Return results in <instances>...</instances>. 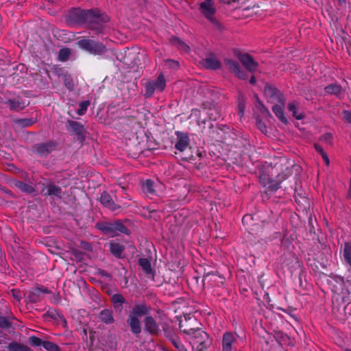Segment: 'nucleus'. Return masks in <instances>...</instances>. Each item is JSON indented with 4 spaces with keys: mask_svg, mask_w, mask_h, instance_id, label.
Segmentation results:
<instances>
[{
    "mask_svg": "<svg viewBox=\"0 0 351 351\" xmlns=\"http://www.w3.org/2000/svg\"><path fill=\"white\" fill-rule=\"evenodd\" d=\"M97 228L102 231L104 234H108L110 237H115L118 232L128 234L129 230L119 220H115L113 222H101L96 225Z\"/></svg>",
    "mask_w": 351,
    "mask_h": 351,
    "instance_id": "1",
    "label": "nucleus"
},
{
    "mask_svg": "<svg viewBox=\"0 0 351 351\" xmlns=\"http://www.w3.org/2000/svg\"><path fill=\"white\" fill-rule=\"evenodd\" d=\"M89 13L93 16L87 20V26L97 32H101L104 25L110 21L109 16L99 10H89Z\"/></svg>",
    "mask_w": 351,
    "mask_h": 351,
    "instance_id": "2",
    "label": "nucleus"
},
{
    "mask_svg": "<svg viewBox=\"0 0 351 351\" xmlns=\"http://www.w3.org/2000/svg\"><path fill=\"white\" fill-rule=\"evenodd\" d=\"M180 329L184 333L191 335L193 338V343L197 345V348L204 349L206 347L207 341L208 339L206 332L199 328H183L182 324H180Z\"/></svg>",
    "mask_w": 351,
    "mask_h": 351,
    "instance_id": "3",
    "label": "nucleus"
},
{
    "mask_svg": "<svg viewBox=\"0 0 351 351\" xmlns=\"http://www.w3.org/2000/svg\"><path fill=\"white\" fill-rule=\"evenodd\" d=\"M166 87V80L163 73H160L156 80H149L145 84V96L152 97L155 91L162 92Z\"/></svg>",
    "mask_w": 351,
    "mask_h": 351,
    "instance_id": "4",
    "label": "nucleus"
},
{
    "mask_svg": "<svg viewBox=\"0 0 351 351\" xmlns=\"http://www.w3.org/2000/svg\"><path fill=\"white\" fill-rule=\"evenodd\" d=\"M77 45L81 49L95 55L101 54L106 51V47L102 43L85 38L80 39Z\"/></svg>",
    "mask_w": 351,
    "mask_h": 351,
    "instance_id": "5",
    "label": "nucleus"
},
{
    "mask_svg": "<svg viewBox=\"0 0 351 351\" xmlns=\"http://www.w3.org/2000/svg\"><path fill=\"white\" fill-rule=\"evenodd\" d=\"M91 16V14L89 13V10H83L79 8H74L69 12L66 21L71 25L86 24L87 20H89Z\"/></svg>",
    "mask_w": 351,
    "mask_h": 351,
    "instance_id": "6",
    "label": "nucleus"
},
{
    "mask_svg": "<svg viewBox=\"0 0 351 351\" xmlns=\"http://www.w3.org/2000/svg\"><path fill=\"white\" fill-rule=\"evenodd\" d=\"M264 95L267 101L272 104H282L285 101V99L282 93L276 87L270 84L265 85L264 89Z\"/></svg>",
    "mask_w": 351,
    "mask_h": 351,
    "instance_id": "7",
    "label": "nucleus"
},
{
    "mask_svg": "<svg viewBox=\"0 0 351 351\" xmlns=\"http://www.w3.org/2000/svg\"><path fill=\"white\" fill-rule=\"evenodd\" d=\"M200 11L208 20L214 24L217 23V21L214 17L216 9L214 6L213 0H205L202 2L200 3Z\"/></svg>",
    "mask_w": 351,
    "mask_h": 351,
    "instance_id": "8",
    "label": "nucleus"
},
{
    "mask_svg": "<svg viewBox=\"0 0 351 351\" xmlns=\"http://www.w3.org/2000/svg\"><path fill=\"white\" fill-rule=\"evenodd\" d=\"M236 56L242 65L250 73H254L258 68V64L254 58L247 53L238 52Z\"/></svg>",
    "mask_w": 351,
    "mask_h": 351,
    "instance_id": "9",
    "label": "nucleus"
},
{
    "mask_svg": "<svg viewBox=\"0 0 351 351\" xmlns=\"http://www.w3.org/2000/svg\"><path fill=\"white\" fill-rule=\"evenodd\" d=\"M224 64L232 73H233L239 79L246 80L247 78V75L241 69L239 62L236 60L230 58H226L224 59Z\"/></svg>",
    "mask_w": 351,
    "mask_h": 351,
    "instance_id": "10",
    "label": "nucleus"
},
{
    "mask_svg": "<svg viewBox=\"0 0 351 351\" xmlns=\"http://www.w3.org/2000/svg\"><path fill=\"white\" fill-rule=\"evenodd\" d=\"M56 143L49 141L43 143H38L34 146V150L40 156H46L55 149Z\"/></svg>",
    "mask_w": 351,
    "mask_h": 351,
    "instance_id": "11",
    "label": "nucleus"
},
{
    "mask_svg": "<svg viewBox=\"0 0 351 351\" xmlns=\"http://www.w3.org/2000/svg\"><path fill=\"white\" fill-rule=\"evenodd\" d=\"M176 134L177 136V142L175 145V147L180 152H184L189 145V138L186 134L181 132H176Z\"/></svg>",
    "mask_w": 351,
    "mask_h": 351,
    "instance_id": "12",
    "label": "nucleus"
},
{
    "mask_svg": "<svg viewBox=\"0 0 351 351\" xmlns=\"http://www.w3.org/2000/svg\"><path fill=\"white\" fill-rule=\"evenodd\" d=\"M101 204L111 211H116L121 208V206L114 203L110 195L106 191L103 192L100 196Z\"/></svg>",
    "mask_w": 351,
    "mask_h": 351,
    "instance_id": "13",
    "label": "nucleus"
},
{
    "mask_svg": "<svg viewBox=\"0 0 351 351\" xmlns=\"http://www.w3.org/2000/svg\"><path fill=\"white\" fill-rule=\"evenodd\" d=\"M237 343V337L231 332L223 333L221 340V346H224L233 350H236V344Z\"/></svg>",
    "mask_w": 351,
    "mask_h": 351,
    "instance_id": "14",
    "label": "nucleus"
},
{
    "mask_svg": "<svg viewBox=\"0 0 351 351\" xmlns=\"http://www.w3.org/2000/svg\"><path fill=\"white\" fill-rule=\"evenodd\" d=\"M148 307L145 304H136L129 313L128 316L139 318L148 313Z\"/></svg>",
    "mask_w": 351,
    "mask_h": 351,
    "instance_id": "15",
    "label": "nucleus"
},
{
    "mask_svg": "<svg viewBox=\"0 0 351 351\" xmlns=\"http://www.w3.org/2000/svg\"><path fill=\"white\" fill-rule=\"evenodd\" d=\"M66 130L73 134L81 136L84 132L83 125L77 121L68 120L66 123Z\"/></svg>",
    "mask_w": 351,
    "mask_h": 351,
    "instance_id": "16",
    "label": "nucleus"
},
{
    "mask_svg": "<svg viewBox=\"0 0 351 351\" xmlns=\"http://www.w3.org/2000/svg\"><path fill=\"white\" fill-rule=\"evenodd\" d=\"M324 90L327 94L335 95L339 98H341L344 95V90L341 85L337 83H332L324 88Z\"/></svg>",
    "mask_w": 351,
    "mask_h": 351,
    "instance_id": "17",
    "label": "nucleus"
},
{
    "mask_svg": "<svg viewBox=\"0 0 351 351\" xmlns=\"http://www.w3.org/2000/svg\"><path fill=\"white\" fill-rule=\"evenodd\" d=\"M127 323L130 327L131 332L135 335H138L141 332V326L139 318L128 317Z\"/></svg>",
    "mask_w": 351,
    "mask_h": 351,
    "instance_id": "18",
    "label": "nucleus"
},
{
    "mask_svg": "<svg viewBox=\"0 0 351 351\" xmlns=\"http://www.w3.org/2000/svg\"><path fill=\"white\" fill-rule=\"evenodd\" d=\"M285 101L283 103H276L272 107V110L280 121L284 123H287L288 121L284 114V108Z\"/></svg>",
    "mask_w": 351,
    "mask_h": 351,
    "instance_id": "19",
    "label": "nucleus"
},
{
    "mask_svg": "<svg viewBox=\"0 0 351 351\" xmlns=\"http://www.w3.org/2000/svg\"><path fill=\"white\" fill-rule=\"evenodd\" d=\"M203 65L210 69H218L221 68V62L214 55H209L203 61Z\"/></svg>",
    "mask_w": 351,
    "mask_h": 351,
    "instance_id": "20",
    "label": "nucleus"
},
{
    "mask_svg": "<svg viewBox=\"0 0 351 351\" xmlns=\"http://www.w3.org/2000/svg\"><path fill=\"white\" fill-rule=\"evenodd\" d=\"M145 330L151 334H156L159 330L158 325L152 316H147L145 319Z\"/></svg>",
    "mask_w": 351,
    "mask_h": 351,
    "instance_id": "21",
    "label": "nucleus"
},
{
    "mask_svg": "<svg viewBox=\"0 0 351 351\" xmlns=\"http://www.w3.org/2000/svg\"><path fill=\"white\" fill-rule=\"evenodd\" d=\"M299 108V104L295 101H291L288 104L287 108L292 115L298 120H302L304 118V114L303 112H298Z\"/></svg>",
    "mask_w": 351,
    "mask_h": 351,
    "instance_id": "22",
    "label": "nucleus"
},
{
    "mask_svg": "<svg viewBox=\"0 0 351 351\" xmlns=\"http://www.w3.org/2000/svg\"><path fill=\"white\" fill-rule=\"evenodd\" d=\"M99 319L106 324L114 323V319L112 310L104 309L99 314Z\"/></svg>",
    "mask_w": 351,
    "mask_h": 351,
    "instance_id": "23",
    "label": "nucleus"
},
{
    "mask_svg": "<svg viewBox=\"0 0 351 351\" xmlns=\"http://www.w3.org/2000/svg\"><path fill=\"white\" fill-rule=\"evenodd\" d=\"M12 110L19 111L25 108V104L20 99H9L7 101Z\"/></svg>",
    "mask_w": 351,
    "mask_h": 351,
    "instance_id": "24",
    "label": "nucleus"
},
{
    "mask_svg": "<svg viewBox=\"0 0 351 351\" xmlns=\"http://www.w3.org/2000/svg\"><path fill=\"white\" fill-rule=\"evenodd\" d=\"M43 192L45 195H53L60 197L62 190L60 186H56L54 184H49L45 189L43 190Z\"/></svg>",
    "mask_w": 351,
    "mask_h": 351,
    "instance_id": "25",
    "label": "nucleus"
},
{
    "mask_svg": "<svg viewBox=\"0 0 351 351\" xmlns=\"http://www.w3.org/2000/svg\"><path fill=\"white\" fill-rule=\"evenodd\" d=\"M9 351H32V350L26 345L12 341L8 346Z\"/></svg>",
    "mask_w": 351,
    "mask_h": 351,
    "instance_id": "26",
    "label": "nucleus"
},
{
    "mask_svg": "<svg viewBox=\"0 0 351 351\" xmlns=\"http://www.w3.org/2000/svg\"><path fill=\"white\" fill-rule=\"evenodd\" d=\"M155 187H156L155 183L152 180H147L143 184V190L147 195H155L156 194Z\"/></svg>",
    "mask_w": 351,
    "mask_h": 351,
    "instance_id": "27",
    "label": "nucleus"
},
{
    "mask_svg": "<svg viewBox=\"0 0 351 351\" xmlns=\"http://www.w3.org/2000/svg\"><path fill=\"white\" fill-rule=\"evenodd\" d=\"M110 250L113 255L117 257H120L124 250V247L119 243H111Z\"/></svg>",
    "mask_w": 351,
    "mask_h": 351,
    "instance_id": "28",
    "label": "nucleus"
},
{
    "mask_svg": "<svg viewBox=\"0 0 351 351\" xmlns=\"http://www.w3.org/2000/svg\"><path fill=\"white\" fill-rule=\"evenodd\" d=\"M15 186L21 191L25 192L27 193H32L33 192H34V189L32 185L21 181H18L15 184Z\"/></svg>",
    "mask_w": 351,
    "mask_h": 351,
    "instance_id": "29",
    "label": "nucleus"
},
{
    "mask_svg": "<svg viewBox=\"0 0 351 351\" xmlns=\"http://www.w3.org/2000/svg\"><path fill=\"white\" fill-rule=\"evenodd\" d=\"M139 265L142 267V269L145 271L147 274H152V269L151 266L150 261L145 258H140L139 261Z\"/></svg>",
    "mask_w": 351,
    "mask_h": 351,
    "instance_id": "30",
    "label": "nucleus"
},
{
    "mask_svg": "<svg viewBox=\"0 0 351 351\" xmlns=\"http://www.w3.org/2000/svg\"><path fill=\"white\" fill-rule=\"evenodd\" d=\"M112 301L115 308L121 309L122 304L125 302V300L121 294H114L112 297Z\"/></svg>",
    "mask_w": 351,
    "mask_h": 351,
    "instance_id": "31",
    "label": "nucleus"
},
{
    "mask_svg": "<svg viewBox=\"0 0 351 351\" xmlns=\"http://www.w3.org/2000/svg\"><path fill=\"white\" fill-rule=\"evenodd\" d=\"M43 347L48 351H60L59 346L49 341H44Z\"/></svg>",
    "mask_w": 351,
    "mask_h": 351,
    "instance_id": "32",
    "label": "nucleus"
},
{
    "mask_svg": "<svg viewBox=\"0 0 351 351\" xmlns=\"http://www.w3.org/2000/svg\"><path fill=\"white\" fill-rule=\"evenodd\" d=\"M71 54L70 49L68 48L61 49L58 53V58L60 61H66L69 59Z\"/></svg>",
    "mask_w": 351,
    "mask_h": 351,
    "instance_id": "33",
    "label": "nucleus"
},
{
    "mask_svg": "<svg viewBox=\"0 0 351 351\" xmlns=\"http://www.w3.org/2000/svg\"><path fill=\"white\" fill-rule=\"evenodd\" d=\"M14 123L20 127H28L34 123L30 119H20L14 121Z\"/></svg>",
    "mask_w": 351,
    "mask_h": 351,
    "instance_id": "34",
    "label": "nucleus"
},
{
    "mask_svg": "<svg viewBox=\"0 0 351 351\" xmlns=\"http://www.w3.org/2000/svg\"><path fill=\"white\" fill-rule=\"evenodd\" d=\"M343 257L347 263L351 261V245L346 243L343 248Z\"/></svg>",
    "mask_w": 351,
    "mask_h": 351,
    "instance_id": "35",
    "label": "nucleus"
},
{
    "mask_svg": "<svg viewBox=\"0 0 351 351\" xmlns=\"http://www.w3.org/2000/svg\"><path fill=\"white\" fill-rule=\"evenodd\" d=\"M89 105H90L89 101H84L81 102L80 104V108L77 110V114L79 115H83L86 112Z\"/></svg>",
    "mask_w": 351,
    "mask_h": 351,
    "instance_id": "36",
    "label": "nucleus"
},
{
    "mask_svg": "<svg viewBox=\"0 0 351 351\" xmlns=\"http://www.w3.org/2000/svg\"><path fill=\"white\" fill-rule=\"evenodd\" d=\"M174 41L175 44L180 49L184 51H188L189 50V47L180 39L176 38Z\"/></svg>",
    "mask_w": 351,
    "mask_h": 351,
    "instance_id": "37",
    "label": "nucleus"
},
{
    "mask_svg": "<svg viewBox=\"0 0 351 351\" xmlns=\"http://www.w3.org/2000/svg\"><path fill=\"white\" fill-rule=\"evenodd\" d=\"M64 82L66 87L69 90H71L74 88V84L73 82V80H72L71 76L65 75L64 79Z\"/></svg>",
    "mask_w": 351,
    "mask_h": 351,
    "instance_id": "38",
    "label": "nucleus"
},
{
    "mask_svg": "<svg viewBox=\"0 0 351 351\" xmlns=\"http://www.w3.org/2000/svg\"><path fill=\"white\" fill-rule=\"evenodd\" d=\"M29 341L30 344L32 346H43V341L40 338H38L37 337H35V336L30 337L29 338Z\"/></svg>",
    "mask_w": 351,
    "mask_h": 351,
    "instance_id": "39",
    "label": "nucleus"
},
{
    "mask_svg": "<svg viewBox=\"0 0 351 351\" xmlns=\"http://www.w3.org/2000/svg\"><path fill=\"white\" fill-rule=\"evenodd\" d=\"M332 140V135L331 133H326L320 137V141L328 144H331Z\"/></svg>",
    "mask_w": 351,
    "mask_h": 351,
    "instance_id": "40",
    "label": "nucleus"
},
{
    "mask_svg": "<svg viewBox=\"0 0 351 351\" xmlns=\"http://www.w3.org/2000/svg\"><path fill=\"white\" fill-rule=\"evenodd\" d=\"M343 119L351 124V112L348 110L343 111Z\"/></svg>",
    "mask_w": 351,
    "mask_h": 351,
    "instance_id": "41",
    "label": "nucleus"
},
{
    "mask_svg": "<svg viewBox=\"0 0 351 351\" xmlns=\"http://www.w3.org/2000/svg\"><path fill=\"white\" fill-rule=\"evenodd\" d=\"M12 295L17 301H19L21 298V292L17 290H12Z\"/></svg>",
    "mask_w": 351,
    "mask_h": 351,
    "instance_id": "42",
    "label": "nucleus"
},
{
    "mask_svg": "<svg viewBox=\"0 0 351 351\" xmlns=\"http://www.w3.org/2000/svg\"><path fill=\"white\" fill-rule=\"evenodd\" d=\"M314 147H315V149H316V151L318 153H319L322 155V156L326 154L324 152L323 148L319 144L315 143Z\"/></svg>",
    "mask_w": 351,
    "mask_h": 351,
    "instance_id": "43",
    "label": "nucleus"
},
{
    "mask_svg": "<svg viewBox=\"0 0 351 351\" xmlns=\"http://www.w3.org/2000/svg\"><path fill=\"white\" fill-rule=\"evenodd\" d=\"M238 108H239V114L240 117H243V115H244V109H245L244 105L243 104H241V103L239 104Z\"/></svg>",
    "mask_w": 351,
    "mask_h": 351,
    "instance_id": "44",
    "label": "nucleus"
},
{
    "mask_svg": "<svg viewBox=\"0 0 351 351\" xmlns=\"http://www.w3.org/2000/svg\"><path fill=\"white\" fill-rule=\"evenodd\" d=\"M258 128L261 130V131L263 133L267 132V129L265 125L262 123L261 121H259L258 123Z\"/></svg>",
    "mask_w": 351,
    "mask_h": 351,
    "instance_id": "45",
    "label": "nucleus"
},
{
    "mask_svg": "<svg viewBox=\"0 0 351 351\" xmlns=\"http://www.w3.org/2000/svg\"><path fill=\"white\" fill-rule=\"evenodd\" d=\"M41 292L40 289H36L34 291L29 293V295H39V293Z\"/></svg>",
    "mask_w": 351,
    "mask_h": 351,
    "instance_id": "46",
    "label": "nucleus"
},
{
    "mask_svg": "<svg viewBox=\"0 0 351 351\" xmlns=\"http://www.w3.org/2000/svg\"><path fill=\"white\" fill-rule=\"evenodd\" d=\"M322 158H323V160H324V162L326 163V165H329V158H328L327 154H325L324 155H323Z\"/></svg>",
    "mask_w": 351,
    "mask_h": 351,
    "instance_id": "47",
    "label": "nucleus"
},
{
    "mask_svg": "<svg viewBox=\"0 0 351 351\" xmlns=\"http://www.w3.org/2000/svg\"><path fill=\"white\" fill-rule=\"evenodd\" d=\"M280 187V185L278 183H276L274 185H271L269 186V188L271 189L272 190H276Z\"/></svg>",
    "mask_w": 351,
    "mask_h": 351,
    "instance_id": "48",
    "label": "nucleus"
},
{
    "mask_svg": "<svg viewBox=\"0 0 351 351\" xmlns=\"http://www.w3.org/2000/svg\"><path fill=\"white\" fill-rule=\"evenodd\" d=\"M173 345L174 346L178 348V349H180V347H183L182 345L180 343V342H176V341H173Z\"/></svg>",
    "mask_w": 351,
    "mask_h": 351,
    "instance_id": "49",
    "label": "nucleus"
},
{
    "mask_svg": "<svg viewBox=\"0 0 351 351\" xmlns=\"http://www.w3.org/2000/svg\"><path fill=\"white\" fill-rule=\"evenodd\" d=\"M221 351H234L229 348H227L224 346H221Z\"/></svg>",
    "mask_w": 351,
    "mask_h": 351,
    "instance_id": "50",
    "label": "nucleus"
},
{
    "mask_svg": "<svg viewBox=\"0 0 351 351\" xmlns=\"http://www.w3.org/2000/svg\"><path fill=\"white\" fill-rule=\"evenodd\" d=\"M250 83L252 84H254L256 83V78L254 76H252V77L250 80Z\"/></svg>",
    "mask_w": 351,
    "mask_h": 351,
    "instance_id": "51",
    "label": "nucleus"
},
{
    "mask_svg": "<svg viewBox=\"0 0 351 351\" xmlns=\"http://www.w3.org/2000/svg\"><path fill=\"white\" fill-rule=\"evenodd\" d=\"M338 1H339V4L340 5H343V3H346V0H338Z\"/></svg>",
    "mask_w": 351,
    "mask_h": 351,
    "instance_id": "52",
    "label": "nucleus"
},
{
    "mask_svg": "<svg viewBox=\"0 0 351 351\" xmlns=\"http://www.w3.org/2000/svg\"><path fill=\"white\" fill-rule=\"evenodd\" d=\"M168 62H171L175 66H178V65L177 62H175V61H173V60H169Z\"/></svg>",
    "mask_w": 351,
    "mask_h": 351,
    "instance_id": "53",
    "label": "nucleus"
},
{
    "mask_svg": "<svg viewBox=\"0 0 351 351\" xmlns=\"http://www.w3.org/2000/svg\"><path fill=\"white\" fill-rule=\"evenodd\" d=\"M208 276H209L208 274L205 275V276H204V279H203V280H205L208 277Z\"/></svg>",
    "mask_w": 351,
    "mask_h": 351,
    "instance_id": "54",
    "label": "nucleus"
},
{
    "mask_svg": "<svg viewBox=\"0 0 351 351\" xmlns=\"http://www.w3.org/2000/svg\"><path fill=\"white\" fill-rule=\"evenodd\" d=\"M43 292H44V293H49V291L47 289H45L43 291Z\"/></svg>",
    "mask_w": 351,
    "mask_h": 351,
    "instance_id": "55",
    "label": "nucleus"
},
{
    "mask_svg": "<svg viewBox=\"0 0 351 351\" xmlns=\"http://www.w3.org/2000/svg\"><path fill=\"white\" fill-rule=\"evenodd\" d=\"M348 263V264L350 265V266L351 267V261H350L349 263Z\"/></svg>",
    "mask_w": 351,
    "mask_h": 351,
    "instance_id": "56",
    "label": "nucleus"
},
{
    "mask_svg": "<svg viewBox=\"0 0 351 351\" xmlns=\"http://www.w3.org/2000/svg\"><path fill=\"white\" fill-rule=\"evenodd\" d=\"M345 351H351V350H350V349H346V350H345Z\"/></svg>",
    "mask_w": 351,
    "mask_h": 351,
    "instance_id": "57",
    "label": "nucleus"
}]
</instances>
